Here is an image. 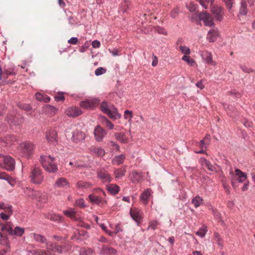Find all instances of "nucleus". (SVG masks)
Here are the masks:
<instances>
[{
  "mask_svg": "<svg viewBox=\"0 0 255 255\" xmlns=\"http://www.w3.org/2000/svg\"><path fill=\"white\" fill-rule=\"evenodd\" d=\"M9 235L12 236L21 237L24 233V229L23 228L16 227L14 230L9 228Z\"/></svg>",
  "mask_w": 255,
  "mask_h": 255,
  "instance_id": "4be33fe9",
  "label": "nucleus"
},
{
  "mask_svg": "<svg viewBox=\"0 0 255 255\" xmlns=\"http://www.w3.org/2000/svg\"><path fill=\"white\" fill-rule=\"evenodd\" d=\"M19 107L24 110L28 111L31 109V107L28 104H23L19 106Z\"/></svg>",
  "mask_w": 255,
  "mask_h": 255,
  "instance_id": "338daca9",
  "label": "nucleus"
},
{
  "mask_svg": "<svg viewBox=\"0 0 255 255\" xmlns=\"http://www.w3.org/2000/svg\"><path fill=\"white\" fill-rule=\"evenodd\" d=\"M10 216L9 215L5 214L4 213H1L0 214V217L4 221L8 220Z\"/></svg>",
  "mask_w": 255,
  "mask_h": 255,
  "instance_id": "69168bd1",
  "label": "nucleus"
},
{
  "mask_svg": "<svg viewBox=\"0 0 255 255\" xmlns=\"http://www.w3.org/2000/svg\"><path fill=\"white\" fill-rule=\"evenodd\" d=\"M101 120L103 124L109 128V129H112L113 128L114 125L107 118L103 117L101 118Z\"/></svg>",
  "mask_w": 255,
  "mask_h": 255,
  "instance_id": "a19ab883",
  "label": "nucleus"
},
{
  "mask_svg": "<svg viewBox=\"0 0 255 255\" xmlns=\"http://www.w3.org/2000/svg\"><path fill=\"white\" fill-rule=\"evenodd\" d=\"M235 108L232 106H228V108L226 109V111L228 114L231 116H233V113L235 111Z\"/></svg>",
  "mask_w": 255,
  "mask_h": 255,
  "instance_id": "e2e57ef3",
  "label": "nucleus"
},
{
  "mask_svg": "<svg viewBox=\"0 0 255 255\" xmlns=\"http://www.w3.org/2000/svg\"><path fill=\"white\" fill-rule=\"evenodd\" d=\"M200 160L202 165L206 167L209 170L213 172H218L219 166L216 164H212L205 158H202Z\"/></svg>",
  "mask_w": 255,
  "mask_h": 255,
  "instance_id": "9d476101",
  "label": "nucleus"
},
{
  "mask_svg": "<svg viewBox=\"0 0 255 255\" xmlns=\"http://www.w3.org/2000/svg\"><path fill=\"white\" fill-rule=\"evenodd\" d=\"M7 122L10 127L19 126L23 122V118L19 114H15L7 117Z\"/></svg>",
  "mask_w": 255,
  "mask_h": 255,
  "instance_id": "0eeeda50",
  "label": "nucleus"
},
{
  "mask_svg": "<svg viewBox=\"0 0 255 255\" xmlns=\"http://www.w3.org/2000/svg\"><path fill=\"white\" fill-rule=\"evenodd\" d=\"M125 158V155L123 154L116 156L112 160V163L115 165H120L123 163Z\"/></svg>",
  "mask_w": 255,
  "mask_h": 255,
  "instance_id": "7c9ffc66",
  "label": "nucleus"
},
{
  "mask_svg": "<svg viewBox=\"0 0 255 255\" xmlns=\"http://www.w3.org/2000/svg\"><path fill=\"white\" fill-rule=\"evenodd\" d=\"M211 10L214 14L217 20L219 21L222 20L223 14V9L221 6L212 5Z\"/></svg>",
  "mask_w": 255,
  "mask_h": 255,
  "instance_id": "4468645a",
  "label": "nucleus"
},
{
  "mask_svg": "<svg viewBox=\"0 0 255 255\" xmlns=\"http://www.w3.org/2000/svg\"><path fill=\"white\" fill-rule=\"evenodd\" d=\"M45 217L48 219L54 221L61 222L62 220V217L56 214L48 213L45 214Z\"/></svg>",
  "mask_w": 255,
  "mask_h": 255,
  "instance_id": "473e14b6",
  "label": "nucleus"
},
{
  "mask_svg": "<svg viewBox=\"0 0 255 255\" xmlns=\"http://www.w3.org/2000/svg\"><path fill=\"white\" fill-rule=\"evenodd\" d=\"M126 170L125 169L118 168L116 169L114 174L116 178H120L125 175Z\"/></svg>",
  "mask_w": 255,
  "mask_h": 255,
  "instance_id": "e433bc0d",
  "label": "nucleus"
},
{
  "mask_svg": "<svg viewBox=\"0 0 255 255\" xmlns=\"http://www.w3.org/2000/svg\"><path fill=\"white\" fill-rule=\"evenodd\" d=\"M130 215L132 219L137 224L141 221V215L140 211L137 209H132L130 210Z\"/></svg>",
  "mask_w": 255,
  "mask_h": 255,
  "instance_id": "aec40b11",
  "label": "nucleus"
},
{
  "mask_svg": "<svg viewBox=\"0 0 255 255\" xmlns=\"http://www.w3.org/2000/svg\"><path fill=\"white\" fill-rule=\"evenodd\" d=\"M129 3L128 2L124 0L121 3V8L120 9V11L125 13L127 11V9L128 8Z\"/></svg>",
  "mask_w": 255,
  "mask_h": 255,
  "instance_id": "a18cd8bd",
  "label": "nucleus"
},
{
  "mask_svg": "<svg viewBox=\"0 0 255 255\" xmlns=\"http://www.w3.org/2000/svg\"><path fill=\"white\" fill-rule=\"evenodd\" d=\"M239 13L242 15H246L248 13L247 3L245 0H242L240 2Z\"/></svg>",
  "mask_w": 255,
  "mask_h": 255,
  "instance_id": "2f4dec72",
  "label": "nucleus"
},
{
  "mask_svg": "<svg viewBox=\"0 0 255 255\" xmlns=\"http://www.w3.org/2000/svg\"><path fill=\"white\" fill-rule=\"evenodd\" d=\"M106 114H107L110 118L114 120L120 119L121 117V115L118 113L117 108L113 106H112Z\"/></svg>",
  "mask_w": 255,
  "mask_h": 255,
  "instance_id": "412c9836",
  "label": "nucleus"
},
{
  "mask_svg": "<svg viewBox=\"0 0 255 255\" xmlns=\"http://www.w3.org/2000/svg\"><path fill=\"white\" fill-rule=\"evenodd\" d=\"M47 195L44 192H40V196H39L37 201L41 203H45L47 201Z\"/></svg>",
  "mask_w": 255,
  "mask_h": 255,
  "instance_id": "ea45409f",
  "label": "nucleus"
},
{
  "mask_svg": "<svg viewBox=\"0 0 255 255\" xmlns=\"http://www.w3.org/2000/svg\"><path fill=\"white\" fill-rule=\"evenodd\" d=\"M78 41V40L77 37H72L68 40V42L71 44L75 45V44H77Z\"/></svg>",
  "mask_w": 255,
  "mask_h": 255,
  "instance_id": "0e129e2a",
  "label": "nucleus"
},
{
  "mask_svg": "<svg viewBox=\"0 0 255 255\" xmlns=\"http://www.w3.org/2000/svg\"><path fill=\"white\" fill-rule=\"evenodd\" d=\"M40 161L44 169L49 173H55L58 170L57 165L54 162L55 158L50 155H41Z\"/></svg>",
  "mask_w": 255,
  "mask_h": 255,
  "instance_id": "f257e3e1",
  "label": "nucleus"
},
{
  "mask_svg": "<svg viewBox=\"0 0 255 255\" xmlns=\"http://www.w3.org/2000/svg\"><path fill=\"white\" fill-rule=\"evenodd\" d=\"M97 176L104 183H110L113 179L111 175L105 170H100L98 172Z\"/></svg>",
  "mask_w": 255,
  "mask_h": 255,
  "instance_id": "9b49d317",
  "label": "nucleus"
},
{
  "mask_svg": "<svg viewBox=\"0 0 255 255\" xmlns=\"http://www.w3.org/2000/svg\"><path fill=\"white\" fill-rule=\"evenodd\" d=\"M132 117V112L131 111L126 110L124 112V118L125 119H128V118L131 119Z\"/></svg>",
  "mask_w": 255,
  "mask_h": 255,
  "instance_id": "680f3d73",
  "label": "nucleus"
},
{
  "mask_svg": "<svg viewBox=\"0 0 255 255\" xmlns=\"http://www.w3.org/2000/svg\"><path fill=\"white\" fill-rule=\"evenodd\" d=\"M219 36V31L216 28L211 29L208 32L207 39L210 42L215 41Z\"/></svg>",
  "mask_w": 255,
  "mask_h": 255,
  "instance_id": "2eb2a0df",
  "label": "nucleus"
},
{
  "mask_svg": "<svg viewBox=\"0 0 255 255\" xmlns=\"http://www.w3.org/2000/svg\"><path fill=\"white\" fill-rule=\"evenodd\" d=\"M30 236L33 237L34 241L36 242L47 244V239L43 235L33 233L30 234Z\"/></svg>",
  "mask_w": 255,
  "mask_h": 255,
  "instance_id": "bb28decb",
  "label": "nucleus"
},
{
  "mask_svg": "<svg viewBox=\"0 0 255 255\" xmlns=\"http://www.w3.org/2000/svg\"><path fill=\"white\" fill-rule=\"evenodd\" d=\"M85 138V134L82 131L75 130L72 132L71 140L73 142L78 143L84 140Z\"/></svg>",
  "mask_w": 255,
  "mask_h": 255,
  "instance_id": "f8f14e48",
  "label": "nucleus"
},
{
  "mask_svg": "<svg viewBox=\"0 0 255 255\" xmlns=\"http://www.w3.org/2000/svg\"><path fill=\"white\" fill-rule=\"evenodd\" d=\"M203 199L199 196L195 197L192 200V203L194 204L195 208L199 207L202 204Z\"/></svg>",
  "mask_w": 255,
  "mask_h": 255,
  "instance_id": "4c0bfd02",
  "label": "nucleus"
},
{
  "mask_svg": "<svg viewBox=\"0 0 255 255\" xmlns=\"http://www.w3.org/2000/svg\"><path fill=\"white\" fill-rule=\"evenodd\" d=\"M241 69L245 73H249L252 71V70L248 68L247 66L244 65H240V66Z\"/></svg>",
  "mask_w": 255,
  "mask_h": 255,
  "instance_id": "774afa93",
  "label": "nucleus"
},
{
  "mask_svg": "<svg viewBox=\"0 0 255 255\" xmlns=\"http://www.w3.org/2000/svg\"><path fill=\"white\" fill-rule=\"evenodd\" d=\"M89 198L91 202L93 204L103 206L107 203L106 201L103 199L102 197L96 196L94 194L89 195Z\"/></svg>",
  "mask_w": 255,
  "mask_h": 255,
  "instance_id": "f3484780",
  "label": "nucleus"
},
{
  "mask_svg": "<svg viewBox=\"0 0 255 255\" xmlns=\"http://www.w3.org/2000/svg\"><path fill=\"white\" fill-rule=\"evenodd\" d=\"M31 182L35 184H40L43 181L44 176L41 169L37 165H34L31 169L30 175Z\"/></svg>",
  "mask_w": 255,
  "mask_h": 255,
  "instance_id": "7ed1b4c3",
  "label": "nucleus"
},
{
  "mask_svg": "<svg viewBox=\"0 0 255 255\" xmlns=\"http://www.w3.org/2000/svg\"><path fill=\"white\" fill-rule=\"evenodd\" d=\"M130 179L133 183H139L142 179L141 173L137 172L135 171H132L130 175Z\"/></svg>",
  "mask_w": 255,
  "mask_h": 255,
  "instance_id": "5701e85b",
  "label": "nucleus"
},
{
  "mask_svg": "<svg viewBox=\"0 0 255 255\" xmlns=\"http://www.w3.org/2000/svg\"><path fill=\"white\" fill-rule=\"evenodd\" d=\"M27 191L28 192H26V191L25 192L26 193L28 196L33 200H35L37 201L39 196H40V192L28 188L27 189Z\"/></svg>",
  "mask_w": 255,
  "mask_h": 255,
  "instance_id": "a878e982",
  "label": "nucleus"
},
{
  "mask_svg": "<svg viewBox=\"0 0 255 255\" xmlns=\"http://www.w3.org/2000/svg\"><path fill=\"white\" fill-rule=\"evenodd\" d=\"M107 190L112 195L117 194L120 191V187L116 184H110L107 185Z\"/></svg>",
  "mask_w": 255,
  "mask_h": 255,
  "instance_id": "393cba45",
  "label": "nucleus"
},
{
  "mask_svg": "<svg viewBox=\"0 0 255 255\" xmlns=\"http://www.w3.org/2000/svg\"><path fill=\"white\" fill-rule=\"evenodd\" d=\"M93 250L91 249L83 248L80 250L79 252L80 255H92L93 254Z\"/></svg>",
  "mask_w": 255,
  "mask_h": 255,
  "instance_id": "de8ad7c7",
  "label": "nucleus"
},
{
  "mask_svg": "<svg viewBox=\"0 0 255 255\" xmlns=\"http://www.w3.org/2000/svg\"><path fill=\"white\" fill-rule=\"evenodd\" d=\"M15 164V160L10 156H3L2 160H0V167L8 171L14 170Z\"/></svg>",
  "mask_w": 255,
  "mask_h": 255,
  "instance_id": "20e7f679",
  "label": "nucleus"
},
{
  "mask_svg": "<svg viewBox=\"0 0 255 255\" xmlns=\"http://www.w3.org/2000/svg\"><path fill=\"white\" fill-rule=\"evenodd\" d=\"M76 204L78 206L81 208L85 207L86 205L85 204L84 200L83 199L81 198L76 201Z\"/></svg>",
  "mask_w": 255,
  "mask_h": 255,
  "instance_id": "052dcab7",
  "label": "nucleus"
},
{
  "mask_svg": "<svg viewBox=\"0 0 255 255\" xmlns=\"http://www.w3.org/2000/svg\"><path fill=\"white\" fill-rule=\"evenodd\" d=\"M182 60L185 61L186 62H187L189 65L191 66H192L195 63L194 59L191 58L190 56L188 55H184L182 58Z\"/></svg>",
  "mask_w": 255,
  "mask_h": 255,
  "instance_id": "09e8293b",
  "label": "nucleus"
},
{
  "mask_svg": "<svg viewBox=\"0 0 255 255\" xmlns=\"http://www.w3.org/2000/svg\"><path fill=\"white\" fill-rule=\"evenodd\" d=\"M180 40L178 39L177 42V46L176 48L177 49H179V50L181 51V52L185 55H188L190 53V49L189 47L185 46H182L179 45L178 46V43L180 42Z\"/></svg>",
  "mask_w": 255,
  "mask_h": 255,
  "instance_id": "72a5a7b5",
  "label": "nucleus"
},
{
  "mask_svg": "<svg viewBox=\"0 0 255 255\" xmlns=\"http://www.w3.org/2000/svg\"><path fill=\"white\" fill-rule=\"evenodd\" d=\"M115 136L116 139L121 141L122 143H126L127 142V138L124 133L118 132L115 134Z\"/></svg>",
  "mask_w": 255,
  "mask_h": 255,
  "instance_id": "c9c22d12",
  "label": "nucleus"
},
{
  "mask_svg": "<svg viewBox=\"0 0 255 255\" xmlns=\"http://www.w3.org/2000/svg\"><path fill=\"white\" fill-rule=\"evenodd\" d=\"M152 193L150 188H147L140 195V200L144 205L148 203L149 198L151 195Z\"/></svg>",
  "mask_w": 255,
  "mask_h": 255,
  "instance_id": "6ab92c4d",
  "label": "nucleus"
},
{
  "mask_svg": "<svg viewBox=\"0 0 255 255\" xmlns=\"http://www.w3.org/2000/svg\"><path fill=\"white\" fill-rule=\"evenodd\" d=\"M202 57L207 63H211L213 62L212 55L210 52H204L202 55Z\"/></svg>",
  "mask_w": 255,
  "mask_h": 255,
  "instance_id": "37998d69",
  "label": "nucleus"
},
{
  "mask_svg": "<svg viewBox=\"0 0 255 255\" xmlns=\"http://www.w3.org/2000/svg\"><path fill=\"white\" fill-rule=\"evenodd\" d=\"M0 244L7 248L10 247L9 242L6 236H1V237H0Z\"/></svg>",
  "mask_w": 255,
  "mask_h": 255,
  "instance_id": "c03bdc74",
  "label": "nucleus"
},
{
  "mask_svg": "<svg viewBox=\"0 0 255 255\" xmlns=\"http://www.w3.org/2000/svg\"><path fill=\"white\" fill-rule=\"evenodd\" d=\"M54 188L67 189L70 187V184L65 177H60L57 179L53 185Z\"/></svg>",
  "mask_w": 255,
  "mask_h": 255,
  "instance_id": "1a4fd4ad",
  "label": "nucleus"
},
{
  "mask_svg": "<svg viewBox=\"0 0 255 255\" xmlns=\"http://www.w3.org/2000/svg\"><path fill=\"white\" fill-rule=\"evenodd\" d=\"M207 232V229L206 228H200L199 230L196 232V235L200 236L201 238H203L205 237L206 233Z\"/></svg>",
  "mask_w": 255,
  "mask_h": 255,
  "instance_id": "5fc2aeb1",
  "label": "nucleus"
},
{
  "mask_svg": "<svg viewBox=\"0 0 255 255\" xmlns=\"http://www.w3.org/2000/svg\"><path fill=\"white\" fill-rule=\"evenodd\" d=\"M92 151L96 154H97V155L100 156H103L105 155V151L103 149L99 147H94L92 150Z\"/></svg>",
  "mask_w": 255,
  "mask_h": 255,
  "instance_id": "49530a36",
  "label": "nucleus"
},
{
  "mask_svg": "<svg viewBox=\"0 0 255 255\" xmlns=\"http://www.w3.org/2000/svg\"><path fill=\"white\" fill-rule=\"evenodd\" d=\"M35 145L30 141H25L19 144L18 149L20 154L27 158L30 157L33 153Z\"/></svg>",
  "mask_w": 255,
  "mask_h": 255,
  "instance_id": "f03ea898",
  "label": "nucleus"
},
{
  "mask_svg": "<svg viewBox=\"0 0 255 255\" xmlns=\"http://www.w3.org/2000/svg\"><path fill=\"white\" fill-rule=\"evenodd\" d=\"M235 173L236 175L239 177L237 179V180L239 182L242 183L246 180L247 174L242 172L240 169H236Z\"/></svg>",
  "mask_w": 255,
  "mask_h": 255,
  "instance_id": "cd10ccee",
  "label": "nucleus"
},
{
  "mask_svg": "<svg viewBox=\"0 0 255 255\" xmlns=\"http://www.w3.org/2000/svg\"><path fill=\"white\" fill-rule=\"evenodd\" d=\"M76 187L78 188L85 189L89 187V184L82 181H79L76 183Z\"/></svg>",
  "mask_w": 255,
  "mask_h": 255,
  "instance_id": "3c124183",
  "label": "nucleus"
},
{
  "mask_svg": "<svg viewBox=\"0 0 255 255\" xmlns=\"http://www.w3.org/2000/svg\"><path fill=\"white\" fill-rule=\"evenodd\" d=\"M3 139V145L7 144H9L16 141V137L12 135H7L4 137Z\"/></svg>",
  "mask_w": 255,
  "mask_h": 255,
  "instance_id": "f704fd0d",
  "label": "nucleus"
},
{
  "mask_svg": "<svg viewBox=\"0 0 255 255\" xmlns=\"http://www.w3.org/2000/svg\"><path fill=\"white\" fill-rule=\"evenodd\" d=\"M215 239L217 242L218 245L221 248H223V240L220 237V235L218 233H215L214 234Z\"/></svg>",
  "mask_w": 255,
  "mask_h": 255,
  "instance_id": "79ce46f5",
  "label": "nucleus"
},
{
  "mask_svg": "<svg viewBox=\"0 0 255 255\" xmlns=\"http://www.w3.org/2000/svg\"><path fill=\"white\" fill-rule=\"evenodd\" d=\"M155 30L159 34H162L163 35L167 34V32L166 30L164 28L160 27L159 26H156L155 27Z\"/></svg>",
  "mask_w": 255,
  "mask_h": 255,
  "instance_id": "13d9d810",
  "label": "nucleus"
},
{
  "mask_svg": "<svg viewBox=\"0 0 255 255\" xmlns=\"http://www.w3.org/2000/svg\"><path fill=\"white\" fill-rule=\"evenodd\" d=\"M44 111L49 116L54 115L57 112V109L54 106L46 105L43 109Z\"/></svg>",
  "mask_w": 255,
  "mask_h": 255,
  "instance_id": "c756f323",
  "label": "nucleus"
},
{
  "mask_svg": "<svg viewBox=\"0 0 255 255\" xmlns=\"http://www.w3.org/2000/svg\"><path fill=\"white\" fill-rule=\"evenodd\" d=\"M2 210H4L5 211V214H8L10 216L12 215L13 212L12 206L8 204H5V208L2 209Z\"/></svg>",
  "mask_w": 255,
  "mask_h": 255,
  "instance_id": "6e6d98bb",
  "label": "nucleus"
},
{
  "mask_svg": "<svg viewBox=\"0 0 255 255\" xmlns=\"http://www.w3.org/2000/svg\"><path fill=\"white\" fill-rule=\"evenodd\" d=\"M0 225L1 226V230L2 231H6L9 234V228L13 229L12 223L11 222H6L5 224H0Z\"/></svg>",
  "mask_w": 255,
  "mask_h": 255,
  "instance_id": "58836bf2",
  "label": "nucleus"
},
{
  "mask_svg": "<svg viewBox=\"0 0 255 255\" xmlns=\"http://www.w3.org/2000/svg\"><path fill=\"white\" fill-rule=\"evenodd\" d=\"M158 225L157 221L153 220L149 222V224L147 227V230H154Z\"/></svg>",
  "mask_w": 255,
  "mask_h": 255,
  "instance_id": "603ef678",
  "label": "nucleus"
},
{
  "mask_svg": "<svg viewBox=\"0 0 255 255\" xmlns=\"http://www.w3.org/2000/svg\"><path fill=\"white\" fill-rule=\"evenodd\" d=\"M101 252L103 254L109 255H115L117 253V251L115 249L107 246H103Z\"/></svg>",
  "mask_w": 255,
  "mask_h": 255,
  "instance_id": "c85d7f7f",
  "label": "nucleus"
},
{
  "mask_svg": "<svg viewBox=\"0 0 255 255\" xmlns=\"http://www.w3.org/2000/svg\"><path fill=\"white\" fill-rule=\"evenodd\" d=\"M46 138L48 142L54 143L57 142V134L53 129H49L46 132Z\"/></svg>",
  "mask_w": 255,
  "mask_h": 255,
  "instance_id": "a211bd4d",
  "label": "nucleus"
},
{
  "mask_svg": "<svg viewBox=\"0 0 255 255\" xmlns=\"http://www.w3.org/2000/svg\"><path fill=\"white\" fill-rule=\"evenodd\" d=\"M63 213L65 216L74 221H81V217L76 214L75 211L73 208H70L68 210H64Z\"/></svg>",
  "mask_w": 255,
  "mask_h": 255,
  "instance_id": "dca6fc26",
  "label": "nucleus"
},
{
  "mask_svg": "<svg viewBox=\"0 0 255 255\" xmlns=\"http://www.w3.org/2000/svg\"><path fill=\"white\" fill-rule=\"evenodd\" d=\"M55 100L57 102L63 101L65 100V97L63 96V92L58 93V94L55 96L54 97Z\"/></svg>",
  "mask_w": 255,
  "mask_h": 255,
  "instance_id": "bf43d9fd",
  "label": "nucleus"
},
{
  "mask_svg": "<svg viewBox=\"0 0 255 255\" xmlns=\"http://www.w3.org/2000/svg\"><path fill=\"white\" fill-rule=\"evenodd\" d=\"M82 111L78 107H70L66 111V114L68 117L75 118L82 114Z\"/></svg>",
  "mask_w": 255,
  "mask_h": 255,
  "instance_id": "ddd939ff",
  "label": "nucleus"
},
{
  "mask_svg": "<svg viewBox=\"0 0 255 255\" xmlns=\"http://www.w3.org/2000/svg\"><path fill=\"white\" fill-rule=\"evenodd\" d=\"M101 110L106 114L108 112H109V110L111 109L109 107L108 103L106 101H103L101 105L100 106Z\"/></svg>",
  "mask_w": 255,
  "mask_h": 255,
  "instance_id": "8fccbe9b",
  "label": "nucleus"
},
{
  "mask_svg": "<svg viewBox=\"0 0 255 255\" xmlns=\"http://www.w3.org/2000/svg\"><path fill=\"white\" fill-rule=\"evenodd\" d=\"M94 134L96 141L101 142L107 134V131L101 126H97L94 129Z\"/></svg>",
  "mask_w": 255,
  "mask_h": 255,
  "instance_id": "6e6552de",
  "label": "nucleus"
},
{
  "mask_svg": "<svg viewBox=\"0 0 255 255\" xmlns=\"http://www.w3.org/2000/svg\"><path fill=\"white\" fill-rule=\"evenodd\" d=\"M100 102V100L97 98H93L90 100L81 101L79 105L80 107L87 109L92 110L94 109Z\"/></svg>",
  "mask_w": 255,
  "mask_h": 255,
  "instance_id": "39448f33",
  "label": "nucleus"
},
{
  "mask_svg": "<svg viewBox=\"0 0 255 255\" xmlns=\"http://www.w3.org/2000/svg\"><path fill=\"white\" fill-rule=\"evenodd\" d=\"M179 12V8L178 6H176L175 8L171 10L170 15L172 18H175L177 17Z\"/></svg>",
  "mask_w": 255,
  "mask_h": 255,
  "instance_id": "864d4df0",
  "label": "nucleus"
},
{
  "mask_svg": "<svg viewBox=\"0 0 255 255\" xmlns=\"http://www.w3.org/2000/svg\"><path fill=\"white\" fill-rule=\"evenodd\" d=\"M46 249L53 252L58 253H62L63 251V248L61 246L55 244H51L50 245L47 244Z\"/></svg>",
  "mask_w": 255,
  "mask_h": 255,
  "instance_id": "b1692460",
  "label": "nucleus"
},
{
  "mask_svg": "<svg viewBox=\"0 0 255 255\" xmlns=\"http://www.w3.org/2000/svg\"><path fill=\"white\" fill-rule=\"evenodd\" d=\"M106 72V69L103 67L98 68L95 72V74L96 76H98L105 74Z\"/></svg>",
  "mask_w": 255,
  "mask_h": 255,
  "instance_id": "4d7b16f0",
  "label": "nucleus"
},
{
  "mask_svg": "<svg viewBox=\"0 0 255 255\" xmlns=\"http://www.w3.org/2000/svg\"><path fill=\"white\" fill-rule=\"evenodd\" d=\"M198 16L200 20H202L205 25L209 27H214L215 25L213 21L212 16L207 12L199 13Z\"/></svg>",
  "mask_w": 255,
  "mask_h": 255,
  "instance_id": "423d86ee",
  "label": "nucleus"
}]
</instances>
